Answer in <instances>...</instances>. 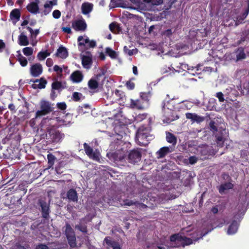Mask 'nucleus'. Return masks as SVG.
I'll use <instances>...</instances> for the list:
<instances>
[{"instance_id":"13d9d810","label":"nucleus","mask_w":249,"mask_h":249,"mask_svg":"<svg viewBox=\"0 0 249 249\" xmlns=\"http://www.w3.org/2000/svg\"><path fill=\"white\" fill-rule=\"evenodd\" d=\"M50 95L51 99L52 100H54L57 96V94L56 93L55 90L52 89Z\"/></svg>"},{"instance_id":"de8ad7c7","label":"nucleus","mask_w":249,"mask_h":249,"mask_svg":"<svg viewBox=\"0 0 249 249\" xmlns=\"http://www.w3.org/2000/svg\"><path fill=\"white\" fill-rule=\"evenodd\" d=\"M104 241L110 247H113V245L116 244V243L115 241H111V240L108 239V237H107L105 238Z\"/></svg>"},{"instance_id":"7ed1b4c3","label":"nucleus","mask_w":249,"mask_h":249,"mask_svg":"<svg viewBox=\"0 0 249 249\" xmlns=\"http://www.w3.org/2000/svg\"><path fill=\"white\" fill-rule=\"evenodd\" d=\"M37 204L40 208L42 217L45 219L49 220L51 213L50 203L46 202L45 198H40L38 200Z\"/></svg>"},{"instance_id":"9d476101","label":"nucleus","mask_w":249,"mask_h":249,"mask_svg":"<svg viewBox=\"0 0 249 249\" xmlns=\"http://www.w3.org/2000/svg\"><path fill=\"white\" fill-rule=\"evenodd\" d=\"M72 28L76 31H85L87 27L85 20L82 18L74 21L72 23Z\"/></svg>"},{"instance_id":"a211bd4d","label":"nucleus","mask_w":249,"mask_h":249,"mask_svg":"<svg viewBox=\"0 0 249 249\" xmlns=\"http://www.w3.org/2000/svg\"><path fill=\"white\" fill-rule=\"evenodd\" d=\"M20 10L18 9H13L10 14V19L15 24L20 19Z\"/></svg>"},{"instance_id":"603ef678","label":"nucleus","mask_w":249,"mask_h":249,"mask_svg":"<svg viewBox=\"0 0 249 249\" xmlns=\"http://www.w3.org/2000/svg\"><path fill=\"white\" fill-rule=\"evenodd\" d=\"M197 161V158L195 156H191L189 158V162L191 164H194Z\"/></svg>"},{"instance_id":"2eb2a0df","label":"nucleus","mask_w":249,"mask_h":249,"mask_svg":"<svg viewBox=\"0 0 249 249\" xmlns=\"http://www.w3.org/2000/svg\"><path fill=\"white\" fill-rule=\"evenodd\" d=\"M70 78L73 83H78L82 81L83 75L80 71H75L71 74Z\"/></svg>"},{"instance_id":"ea45409f","label":"nucleus","mask_w":249,"mask_h":249,"mask_svg":"<svg viewBox=\"0 0 249 249\" xmlns=\"http://www.w3.org/2000/svg\"><path fill=\"white\" fill-rule=\"evenodd\" d=\"M109 27L110 30L113 33L115 32V30H117L118 32L120 30V27L118 24L115 22L110 23Z\"/></svg>"},{"instance_id":"4c0bfd02","label":"nucleus","mask_w":249,"mask_h":249,"mask_svg":"<svg viewBox=\"0 0 249 249\" xmlns=\"http://www.w3.org/2000/svg\"><path fill=\"white\" fill-rule=\"evenodd\" d=\"M22 52L25 55L30 56L33 53V49L32 47H27L23 49Z\"/></svg>"},{"instance_id":"2f4dec72","label":"nucleus","mask_w":249,"mask_h":249,"mask_svg":"<svg viewBox=\"0 0 249 249\" xmlns=\"http://www.w3.org/2000/svg\"><path fill=\"white\" fill-rule=\"evenodd\" d=\"M88 86L91 89H95L98 88L99 84L96 80L91 79L88 82Z\"/></svg>"},{"instance_id":"338daca9","label":"nucleus","mask_w":249,"mask_h":249,"mask_svg":"<svg viewBox=\"0 0 249 249\" xmlns=\"http://www.w3.org/2000/svg\"><path fill=\"white\" fill-rule=\"evenodd\" d=\"M165 34L167 36H169L172 34V31L171 29H167L165 32Z\"/></svg>"},{"instance_id":"ddd939ff","label":"nucleus","mask_w":249,"mask_h":249,"mask_svg":"<svg viewBox=\"0 0 249 249\" xmlns=\"http://www.w3.org/2000/svg\"><path fill=\"white\" fill-rule=\"evenodd\" d=\"M31 81L35 83L32 85V87L35 89H44L47 83V80L43 77H41L39 79L31 80Z\"/></svg>"},{"instance_id":"7c9ffc66","label":"nucleus","mask_w":249,"mask_h":249,"mask_svg":"<svg viewBox=\"0 0 249 249\" xmlns=\"http://www.w3.org/2000/svg\"><path fill=\"white\" fill-rule=\"evenodd\" d=\"M65 234L67 238L75 235L73 230L69 224H66V225Z\"/></svg>"},{"instance_id":"bb28decb","label":"nucleus","mask_w":249,"mask_h":249,"mask_svg":"<svg viewBox=\"0 0 249 249\" xmlns=\"http://www.w3.org/2000/svg\"><path fill=\"white\" fill-rule=\"evenodd\" d=\"M65 88L66 86L60 81H55L52 84V89L55 90H58L59 92Z\"/></svg>"},{"instance_id":"4468645a","label":"nucleus","mask_w":249,"mask_h":249,"mask_svg":"<svg viewBox=\"0 0 249 249\" xmlns=\"http://www.w3.org/2000/svg\"><path fill=\"white\" fill-rule=\"evenodd\" d=\"M174 148L172 147H169L164 146L160 148L159 151L156 152V155L158 159L163 158L165 157L168 153L173 151Z\"/></svg>"},{"instance_id":"dca6fc26","label":"nucleus","mask_w":249,"mask_h":249,"mask_svg":"<svg viewBox=\"0 0 249 249\" xmlns=\"http://www.w3.org/2000/svg\"><path fill=\"white\" fill-rule=\"evenodd\" d=\"M248 6L245 11L242 13L240 15L236 17V25L242 23L244 20L247 18V16L249 13V0H247Z\"/></svg>"},{"instance_id":"58836bf2","label":"nucleus","mask_w":249,"mask_h":249,"mask_svg":"<svg viewBox=\"0 0 249 249\" xmlns=\"http://www.w3.org/2000/svg\"><path fill=\"white\" fill-rule=\"evenodd\" d=\"M106 52L108 56L112 58H115L116 57V52L112 50L111 48L107 47L106 49Z\"/></svg>"},{"instance_id":"69168bd1","label":"nucleus","mask_w":249,"mask_h":249,"mask_svg":"<svg viewBox=\"0 0 249 249\" xmlns=\"http://www.w3.org/2000/svg\"><path fill=\"white\" fill-rule=\"evenodd\" d=\"M27 29L31 34V38H33V29L30 27H27Z\"/></svg>"},{"instance_id":"9b49d317","label":"nucleus","mask_w":249,"mask_h":249,"mask_svg":"<svg viewBox=\"0 0 249 249\" xmlns=\"http://www.w3.org/2000/svg\"><path fill=\"white\" fill-rule=\"evenodd\" d=\"M130 106L131 108L139 110L143 109L147 107L141 99L137 100L131 99Z\"/></svg>"},{"instance_id":"6e6d98bb","label":"nucleus","mask_w":249,"mask_h":249,"mask_svg":"<svg viewBox=\"0 0 249 249\" xmlns=\"http://www.w3.org/2000/svg\"><path fill=\"white\" fill-rule=\"evenodd\" d=\"M62 31L67 34H71L72 33L71 29L69 27H64L62 28Z\"/></svg>"},{"instance_id":"e433bc0d","label":"nucleus","mask_w":249,"mask_h":249,"mask_svg":"<svg viewBox=\"0 0 249 249\" xmlns=\"http://www.w3.org/2000/svg\"><path fill=\"white\" fill-rule=\"evenodd\" d=\"M47 159L48 160L49 166H52L54 164V161L56 159L55 157L52 154H49L47 155Z\"/></svg>"},{"instance_id":"412c9836","label":"nucleus","mask_w":249,"mask_h":249,"mask_svg":"<svg viewBox=\"0 0 249 249\" xmlns=\"http://www.w3.org/2000/svg\"><path fill=\"white\" fill-rule=\"evenodd\" d=\"M55 55L62 59H65L68 56V52L65 47L61 46L57 50Z\"/></svg>"},{"instance_id":"c756f323","label":"nucleus","mask_w":249,"mask_h":249,"mask_svg":"<svg viewBox=\"0 0 249 249\" xmlns=\"http://www.w3.org/2000/svg\"><path fill=\"white\" fill-rule=\"evenodd\" d=\"M51 53L47 50L44 51H40L37 54V58L39 61H42L45 59L46 57L50 56Z\"/></svg>"},{"instance_id":"5fc2aeb1","label":"nucleus","mask_w":249,"mask_h":249,"mask_svg":"<svg viewBox=\"0 0 249 249\" xmlns=\"http://www.w3.org/2000/svg\"><path fill=\"white\" fill-rule=\"evenodd\" d=\"M53 70L58 74H62L63 71L62 69L57 65L54 66Z\"/></svg>"},{"instance_id":"20e7f679","label":"nucleus","mask_w":249,"mask_h":249,"mask_svg":"<svg viewBox=\"0 0 249 249\" xmlns=\"http://www.w3.org/2000/svg\"><path fill=\"white\" fill-rule=\"evenodd\" d=\"M40 110L36 112V117H39L47 115L53 111L50 103L48 101H42L40 104Z\"/></svg>"},{"instance_id":"5701e85b","label":"nucleus","mask_w":249,"mask_h":249,"mask_svg":"<svg viewBox=\"0 0 249 249\" xmlns=\"http://www.w3.org/2000/svg\"><path fill=\"white\" fill-rule=\"evenodd\" d=\"M234 187V185L230 182H225L221 184L218 187V191L220 194H222L225 191L232 189Z\"/></svg>"},{"instance_id":"473e14b6","label":"nucleus","mask_w":249,"mask_h":249,"mask_svg":"<svg viewBox=\"0 0 249 249\" xmlns=\"http://www.w3.org/2000/svg\"><path fill=\"white\" fill-rule=\"evenodd\" d=\"M17 60L22 67H25L27 65L28 61L27 58L21 54L18 55Z\"/></svg>"},{"instance_id":"09e8293b","label":"nucleus","mask_w":249,"mask_h":249,"mask_svg":"<svg viewBox=\"0 0 249 249\" xmlns=\"http://www.w3.org/2000/svg\"><path fill=\"white\" fill-rule=\"evenodd\" d=\"M215 96L218 99L220 102H223L225 100L224 95L222 92H217Z\"/></svg>"},{"instance_id":"3c124183","label":"nucleus","mask_w":249,"mask_h":249,"mask_svg":"<svg viewBox=\"0 0 249 249\" xmlns=\"http://www.w3.org/2000/svg\"><path fill=\"white\" fill-rule=\"evenodd\" d=\"M78 47H80V46H85V43H84V41H83L84 40V38L82 36H79L78 37Z\"/></svg>"},{"instance_id":"393cba45","label":"nucleus","mask_w":249,"mask_h":249,"mask_svg":"<svg viewBox=\"0 0 249 249\" xmlns=\"http://www.w3.org/2000/svg\"><path fill=\"white\" fill-rule=\"evenodd\" d=\"M238 228V224L236 220H233L229 226L227 233L228 234H233L236 232Z\"/></svg>"},{"instance_id":"39448f33","label":"nucleus","mask_w":249,"mask_h":249,"mask_svg":"<svg viewBox=\"0 0 249 249\" xmlns=\"http://www.w3.org/2000/svg\"><path fill=\"white\" fill-rule=\"evenodd\" d=\"M142 158V153L139 149L130 150L127 156L128 162L135 164L140 161Z\"/></svg>"},{"instance_id":"aec40b11","label":"nucleus","mask_w":249,"mask_h":249,"mask_svg":"<svg viewBox=\"0 0 249 249\" xmlns=\"http://www.w3.org/2000/svg\"><path fill=\"white\" fill-rule=\"evenodd\" d=\"M67 198L70 201L77 202L78 201V194L74 189H70L67 193Z\"/></svg>"},{"instance_id":"680f3d73","label":"nucleus","mask_w":249,"mask_h":249,"mask_svg":"<svg viewBox=\"0 0 249 249\" xmlns=\"http://www.w3.org/2000/svg\"><path fill=\"white\" fill-rule=\"evenodd\" d=\"M5 44L3 41L0 39V52H1L2 50L5 48Z\"/></svg>"},{"instance_id":"f8f14e48","label":"nucleus","mask_w":249,"mask_h":249,"mask_svg":"<svg viewBox=\"0 0 249 249\" xmlns=\"http://www.w3.org/2000/svg\"><path fill=\"white\" fill-rule=\"evenodd\" d=\"M56 0H49L47 1L44 5V10L40 12L41 16H43L48 15L52 11L53 6L56 5Z\"/></svg>"},{"instance_id":"8fccbe9b","label":"nucleus","mask_w":249,"mask_h":249,"mask_svg":"<svg viewBox=\"0 0 249 249\" xmlns=\"http://www.w3.org/2000/svg\"><path fill=\"white\" fill-rule=\"evenodd\" d=\"M61 16V12L58 10H55L53 12V17L55 19L60 18Z\"/></svg>"},{"instance_id":"0e129e2a","label":"nucleus","mask_w":249,"mask_h":249,"mask_svg":"<svg viewBox=\"0 0 249 249\" xmlns=\"http://www.w3.org/2000/svg\"><path fill=\"white\" fill-rule=\"evenodd\" d=\"M39 29H36L35 30H33V38H36V36L39 34Z\"/></svg>"},{"instance_id":"774afa93","label":"nucleus","mask_w":249,"mask_h":249,"mask_svg":"<svg viewBox=\"0 0 249 249\" xmlns=\"http://www.w3.org/2000/svg\"><path fill=\"white\" fill-rule=\"evenodd\" d=\"M99 57L102 60H104L106 59V56L104 53L101 52L99 54Z\"/></svg>"},{"instance_id":"052dcab7","label":"nucleus","mask_w":249,"mask_h":249,"mask_svg":"<svg viewBox=\"0 0 249 249\" xmlns=\"http://www.w3.org/2000/svg\"><path fill=\"white\" fill-rule=\"evenodd\" d=\"M135 204H136V202H133L132 200H126L124 201V205H126V206H131L133 205H135Z\"/></svg>"},{"instance_id":"f03ea898","label":"nucleus","mask_w":249,"mask_h":249,"mask_svg":"<svg viewBox=\"0 0 249 249\" xmlns=\"http://www.w3.org/2000/svg\"><path fill=\"white\" fill-rule=\"evenodd\" d=\"M170 241L172 243L173 247L179 248L184 247L192 244L193 241L191 239L183 236L179 234H175L170 236Z\"/></svg>"},{"instance_id":"6e6552de","label":"nucleus","mask_w":249,"mask_h":249,"mask_svg":"<svg viewBox=\"0 0 249 249\" xmlns=\"http://www.w3.org/2000/svg\"><path fill=\"white\" fill-rule=\"evenodd\" d=\"M86 53L88 55H83L82 57V64L84 68L89 69L92 64V57L90 52H87Z\"/></svg>"},{"instance_id":"37998d69","label":"nucleus","mask_w":249,"mask_h":249,"mask_svg":"<svg viewBox=\"0 0 249 249\" xmlns=\"http://www.w3.org/2000/svg\"><path fill=\"white\" fill-rule=\"evenodd\" d=\"M143 1L146 3H151L153 5H159L163 2L162 0H143Z\"/></svg>"},{"instance_id":"e2e57ef3","label":"nucleus","mask_w":249,"mask_h":249,"mask_svg":"<svg viewBox=\"0 0 249 249\" xmlns=\"http://www.w3.org/2000/svg\"><path fill=\"white\" fill-rule=\"evenodd\" d=\"M53 60L51 58H48L46 62V64L48 67H51L53 65Z\"/></svg>"},{"instance_id":"c85d7f7f","label":"nucleus","mask_w":249,"mask_h":249,"mask_svg":"<svg viewBox=\"0 0 249 249\" xmlns=\"http://www.w3.org/2000/svg\"><path fill=\"white\" fill-rule=\"evenodd\" d=\"M84 220V218H82L80 220L81 222L77 225H76L75 226V229H77L81 232L84 233H87L88 229L87 226L86 225V223H82V221Z\"/></svg>"},{"instance_id":"49530a36","label":"nucleus","mask_w":249,"mask_h":249,"mask_svg":"<svg viewBox=\"0 0 249 249\" xmlns=\"http://www.w3.org/2000/svg\"><path fill=\"white\" fill-rule=\"evenodd\" d=\"M57 107L61 110H65L67 108V105L65 102H60L57 104Z\"/></svg>"},{"instance_id":"f704fd0d","label":"nucleus","mask_w":249,"mask_h":249,"mask_svg":"<svg viewBox=\"0 0 249 249\" xmlns=\"http://www.w3.org/2000/svg\"><path fill=\"white\" fill-rule=\"evenodd\" d=\"M69 244L71 248H74L76 246L75 235L67 237Z\"/></svg>"},{"instance_id":"423d86ee","label":"nucleus","mask_w":249,"mask_h":249,"mask_svg":"<svg viewBox=\"0 0 249 249\" xmlns=\"http://www.w3.org/2000/svg\"><path fill=\"white\" fill-rule=\"evenodd\" d=\"M47 132L53 142H57L60 140L61 138V133L53 126L51 128H48Z\"/></svg>"},{"instance_id":"a878e982","label":"nucleus","mask_w":249,"mask_h":249,"mask_svg":"<svg viewBox=\"0 0 249 249\" xmlns=\"http://www.w3.org/2000/svg\"><path fill=\"white\" fill-rule=\"evenodd\" d=\"M166 139L168 142L171 143L175 147L177 143V137L172 133L167 132L166 134Z\"/></svg>"},{"instance_id":"72a5a7b5","label":"nucleus","mask_w":249,"mask_h":249,"mask_svg":"<svg viewBox=\"0 0 249 249\" xmlns=\"http://www.w3.org/2000/svg\"><path fill=\"white\" fill-rule=\"evenodd\" d=\"M149 95L148 93L145 92L141 93L140 99L147 106H148L149 104Z\"/></svg>"},{"instance_id":"c9c22d12","label":"nucleus","mask_w":249,"mask_h":249,"mask_svg":"<svg viewBox=\"0 0 249 249\" xmlns=\"http://www.w3.org/2000/svg\"><path fill=\"white\" fill-rule=\"evenodd\" d=\"M114 155L115 156V160L119 161L123 160L126 157V156H125V155L124 154H122L121 151H120V150H118L117 151H116L114 153Z\"/></svg>"},{"instance_id":"6ab92c4d","label":"nucleus","mask_w":249,"mask_h":249,"mask_svg":"<svg viewBox=\"0 0 249 249\" xmlns=\"http://www.w3.org/2000/svg\"><path fill=\"white\" fill-rule=\"evenodd\" d=\"M186 118L191 120L193 122L201 123L204 120V118L195 113L187 112L185 114Z\"/></svg>"},{"instance_id":"0eeeda50","label":"nucleus","mask_w":249,"mask_h":249,"mask_svg":"<svg viewBox=\"0 0 249 249\" xmlns=\"http://www.w3.org/2000/svg\"><path fill=\"white\" fill-rule=\"evenodd\" d=\"M43 72V68L41 64L36 63L32 65L30 69L31 75L34 77L39 76Z\"/></svg>"},{"instance_id":"f257e3e1","label":"nucleus","mask_w":249,"mask_h":249,"mask_svg":"<svg viewBox=\"0 0 249 249\" xmlns=\"http://www.w3.org/2000/svg\"><path fill=\"white\" fill-rule=\"evenodd\" d=\"M215 124L213 121H211L209 124L210 129L213 133L218 132V133L215 135L216 142L218 146L222 147L225 141V137L227 134V131L222 127L218 129Z\"/></svg>"},{"instance_id":"cd10ccee","label":"nucleus","mask_w":249,"mask_h":249,"mask_svg":"<svg viewBox=\"0 0 249 249\" xmlns=\"http://www.w3.org/2000/svg\"><path fill=\"white\" fill-rule=\"evenodd\" d=\"M81 9L82 13L87 15L91 11L92 4L89 3H84L82 5Z\"/></svg>"},{"instance_id":"bf43d9fd","label":"nucleus","mask_w":249,"mask_h":249,"mask_svg":"<svg viewBox=\"0 0 249 249\" xmlns=\"http://www.w3.org/2000/svg\"><path fill=\"white\" fill-rule=\"evenodd\" d=\"M8 108L13 112V113H15L16 112L15 106L13 104H10L8 105Z\"/></svg>"},{"instance_id":"a18cd8bd","label":"nucleus","mask_w":249,"mask_h":249,"mask_svg":"<svg viewBox=\"0 0 249 249\" xmlns=\"http://www.w3.org/2000/svg\"><path fill=\"white\" fill-rule=\"evenodd\" d=\"M246 58V54L243 50L240 51L236 55L237 60L243 59Z\"/></svg>"},{"instance_id":"864d4df0","label":"nucleus","mask_w":249,"mask_h":249,"mask_svg":"<svg viewBox=\"0 0 249 249\" xmlns=\"http://www.w3.org/2000/svg\"><path fill=\"white\" fill-rule=\"evenodd\" d=\"M35 249H49V248L46 245L40 243L36 246Z\"/></svg>"},{"instance_id":"79ce46f5","label":"nucleus","mask_w":249,"mask_h":249,"mask_svg":"<svg viewBox=\"0 0 249 249\" xmlns=\"http://www.w3.org/2000/svg\"><path fill=\"white\" fill-rule=\"evenodd\" d=\"M173 100H171L170 101H168L167 102V105H166L165 102L164 101H163L162 103V110L163 111L165 109L166 106H168V107H167V108L168 109H169L170 110H173L174 108V107L173 106V107H169L170 105H173Z\"/></svg>"},{"instance_id":"c03bdc74","label":"nucleus","mask_w":249,"mask_h":249,"mask_svg":"<svg viewBox=\"0 0 249 249\" xmlns=\"http://www.w3.org/2000/svg\"><path fill=\"white\" fill-rule=\"evenodd\" d=\"M135 84L131 80L127 81L125 84V86L127 89L129 90L133 89L135 88Z\"/></svg>"},{"instance_id":"a19ab883","label":"nucleus","mask_w":249,"mask_h":249,"mask_svg":"<svg viewBox=\"0 0 249 249\" xmlns=\"http://www.w3.org/2000/svg\"><path fill=\"white\" fill-rule=\"evenodd\" d=\"M82 96V94L78 92H74L72 94L71 99L75 102H78L80 101L81 97Z\"/></svg>"},{"instance_id":"4be33fe9","label":"nucleus","mask_w":249,"mask_h":249,"mask_svg":"<svg viewBox=\"0 0 249 249\" xmlns=\"http://www.w3.org/2000/svg\"><path fill=\"white\" fill-rule=\"evenodd\" d=\"M83 146L86 154L89 158L93 159H96L98 158L96 154L93 152V149L88 143L85 142Z\"/></svg>"},{"instance_id":"1a4fd4ad","label":"nucleus","mask_w":249,"mask_h":249,"mask_svg":"<svg viewBox=\"0 0 249 249\" xmlns=\"http://www.w3.org/2000/svg\"><path fill=\"white\" fill-rule=\"evenodd\" d=\"M39 0H35L30 2L26 6L27 10L33 14L39 13Z\"/></svg>"},{"instance_id":"f3484780","label":"nucleus","mask_w":249,"mask_h":249,"mask_svg":"<svg viewBox=\"0 0 249 249\" xmlns=\"http://www.w3.org/2000/svg\"><path fill=\"white\" fill-rule=\"evenodd\" d=\"M147 130L142 128H139L137 132L136 139L139 141L147 139L148 137V133L146 132Z\"/></svg>"},{"instance_id":"b1692460","label":"nucleus","mask_w":249,"mask_h":249,"mask_svg":"<svg viewBox=\"0 0 249 249\" xmlns=\"http://www.w3.org/2000/svg\"><path fill=\"white\" fill-rule=\"evenodd\" d=\"M18 44L20 46H27L29 44L28 37L23 32L21 33L18 36Z\"/></svg>"},{"instance_id":"4d7b16f0","label":"nucleus","mask_w":249,"mask_h":249,"mask_svg":"<svg viewBox=\"0 0 249 249\" xmlns=\"http://www.w3.org/2000/svg\"><path fill=\"white\" fill-rule=\"evenodd\" d=\"M88 46L89 48H94L96 46V42L93 40H89Z\"/></svg>"}]
</instances>
